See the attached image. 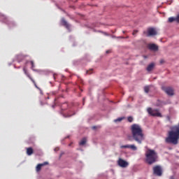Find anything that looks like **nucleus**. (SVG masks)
<instances>
[{
  "mask_svg": "<svg viewBox=\"0 0 179 179\" xmlns=\"http://www.w3.org/2000/svg\"><path fill=\"white\" fill-rule=\"evenodd\" d=\"M31 68H33L34 66V62L31 61Z\"/></svg>",
  "mask_w": 179,
  "mask_h": 179,
  "instance_id": "nucleus-25",
  "label": "nucleus"
},
{
  "mask_svg": "<svg viewBox=\"0 0 179 179\" xmlns=\"http://www.w3.org/2000/svg\"><path fill=\"white\" fill-rule=\"evenodd\" d=\"M55 150H57V148H55Z\"/></svg>",
  "mask_w": 179,
  "mask_h": 179,
  "instance_id": "nucleus-38",
  "label": "nucleus"
},
{
  "mask_svg": "<svg viewBox=\"0 0 179 179\" xmlns=\"http://www.w3.org/2000/svg\"><path fill=\"white\" fill-rule=\"evenodd\" d=\"M72 145V143H71L70 144H69V146H71Z\"/></svg>",
  "mask_w": 179,
  "mask_h": 179,
  "instance_id": "nucleus-35",
  "label": "nucleus"
},
{
  "mask_svg": "<svg viewBox=\"0 0 179 179\" xmlns=\"http://www.w3.org/2000/svg\"><path fill=\"white\" fill-rule=\"evenodd\" d=\"M53 78L55 80V74L53 75Z\"/></svg>",
  "mask_w": 179,
  "mask_h": 179,
  "instance_id": "nucleus-32",
  "label": "nucleus"
},
{
  "mask_svg": "<svg viewBox=\"0 0 179 179\" xmlns=\"http://www.w3.org/2000/svg\"><path fill=\"white\" fill-rule=\"evenodd\" d=\"M165 93L166 94H167V96H174L175 93H174V90H165Z\"/></svg>",
  "mask_w": 179,
  "mask_h": 179,
  "instance_id": "nucleus-15",
  "label": "nucleus"
},
{
  "mask_svg": "<svg viewBox=\"0 0 179 179\" xmlns=\"http://www.w3.org/2000/svg\"><path fill=\"white\" fill-rule=\"evenodd\" d=\"M162 90H173V87H162Z\"/></svg>",
  "mask_w": 179,
  "mask_h": 179,
  "instance_id": "nucleus-18",
  "label": "nucleus"
},
{
  "mask_svg": "<svg viewBox=\"0 0 179 179\" xmlns=\"http://www.w3.org/2000/svg\"><path fill=\"white\" fill-rule=\"evenodd\" d=\"M161 62V64H163V60H161V62Z\"/></svg>",
  "mask_w": 179,
  "mask_h": 179,
  "instance_id": "nucleus-34",
  "label": "nucleus"
},
{
  "mask_svg": "<svg viewBox=\"0 0 179 179\" xmlns=\"http://www.w3.org/2000/svg\"><path fill=\"white\" fill-rule=\"evenodd\" d=\"M143 58H144L145 59H146V58H148V56L143 55Z\"/></svg>",
  "mask_w": 179,
  "mask_h": 179,
  "instance_id": "nucleus-28",
  "label": "nucleus"
},
{
  "mask_svg": "<svg viewBox=\"0 0 179 179\" xmlns=\"http://www.w3.org/2000/svg\"><path fill=\"white\" fill-rule=\"evenodd\" d=\"M23 59H24V56H23V55H17V61L18 62H22V61H23Z\"/></svg>",
  "mask_w": 179,
  "mask_h": 179,
  "instance_id": "nucleus-14",
  "label": "nucleus"
},
{
  "mask_svg": "<svg viewBox=\"0 0 179 179\" xmlns=\"http://www.w3.org/2000/svg\"><path fill=\"white\" fill-rule=\"evenodd\" d=\"M92 129H96V126H94V127H92Z\"/></svg>",
  "mask_w": 179,
  "mask_h": 179,
  "instance_id": "nucleus-30",
  "label": "nucleus"
},
{
  "mask_svg": "<svg viewBox=\"0 0 179 179\" xmlns=\"http://www.w3.org/2000/svg\"><path fill=\"white\" fill-rule=\"evenodd\" d=\"M149 92H150L149 90H145V93H149Z\"/></svg>",
  "mask_w": 179,
  "mask_h": 179,
  "instance_id": "nucleus-29",
  "label": "nucleus"
},
{
  "mask_svg": "<svg viewBox=\"0 0 179 179\" xmlns=\"http://www.w3.org/2000/svg\"><path fill=\"white\" fill-rule=\"evenodd\" d=\"M87 73L90 74V73H89V71H87Z\"/></svg>",
  "mask_w": 179,
  "mask_h": 179,
  "instance_id": "nucleus-33",
  "label": "nucleus"
},
{
  "mask_svg": "<svg viewBox=\"0 0 179 179\" xmlns=\"http://www.w3.org/2000/svg\"><path fill=\"white\" fill-rule=\"evenodd\" d=\"M117 164L118 166H120V167H122L123 169H125V167H128L129 164H128L127 161L120 158L117 162Z\"/></svg>",
  "mask_w": 179,
  "mask_h": 179,
  "instance_id": "nucleus-6",
  "label": "nucleus"
},
{
  "mask_svg": "<svg viewBox=\"0 0 179 179\" xmlns=\"http://www.w3.org/2000/svg\"><path fill=\"white\" fill-rule=\"evenodd\" d=\"M136 33H138V31H137V30H134V31H133V35L136 34Z\"/></svg>",
  "mask_w": 179,
  "mask_h": 179,
  "instance_id": "nucleus-26",
  "label": "nucleus"
},
{
  "mask_svg": "<svg viewBox=\"0 0 179 179\" xmlns=\"http://www.w3.org/2000/svg\"><path fill=\"white\" fill-rule=\"evenodd\" d=\"M130 131L132 139L139 145L142 144V142L145 141V134H143L142 127L138 124H134L131 126Z\"/></svg>",
  "mask_w": 179,
  "mask_h": 179,
  "instance_id": "nucleus-1",
  "label": "nucleus"
},
{
  "mask_svg": "<svg viewBox=\"0 0 179 179\" xmlns=\"http://www.w3.org/2000/svg\"><path fill=\"white\" fill-rule=\"evenodd\" d=\"M148 48L151 51H159V46L155 43H150L148 45Z\"/></svg>",
  "mask_w": 179,
  "mask_h": 179,
  "instance_id": "nucleus-7",
  "label": "nucleus"
},
{
  "mask_svg": "<svg viewBox=\"0 0 179 179\" xmlns=\"http://www.w3.org/2000/svg\"><path fill=\"white\" fill-rule=\"evenodd\" d=\"M179 139V127L175 126L172 128L171 131L169 132V136L166 138V143H173L177 145Z\"/></svg>",
  "mask_w": 179,
  "mask_h": 179,
  "instance_id": "nucleus-2",
  "label": "nucleus"
},
{
  "mask_svg": "<svg viewBox=\"0 0 179 179\" xmlns=\"http://www.w3.org/2000/svg\"><path fill=\"white\" fill-rule=\"evenodd\" d=\"M65 117H72V115H67L64 116Z\"/></svg>",
  "mask_w": 179,
  "mask_h": 179,
  "instance_id": "nucleus-27",
  "label": "nucleus"
},
{
  "mask_svg": "<svg viewBox=\"0 0 179 179\" xmlns=\"http://www.w3.org/2000/svg\"><path fill=\"white\" fill-rule=\"evenodd\" d=\"M176 22H178V23H179V14L176 17Z\"/></svg>",
  "mask_w": 179,
  "mask_h": 179,
  "instance_id": "nucleus-24",
  "label": "nucleus"
},
{
  "mask_svg": "<svg viewBox=\"0 0 179 179\" xmlns=\"http://www.w3.org/2000/svg\"><path fill=\"white\" fill-rule=\"evenodd\" d=\"M147 111L150 115H152V117H159V118L163 117L162 113L159 112V110L157 109H152V108H148Z\"/></svg>",
  "mask_w": 179,
  "mask_h": 179,
  "instance_id": "nucleus-4",
  "label": "nucleus"
},
{
  "mask_svg": "<svg viewBox=\"0 0 179 179\" xmlns=\"http://www.w3.org/2000/svg\"><path fill=\"white\" fill-rule=\"evenodd\" d=\"M123 120H124V117H119V118L115 120V122H121V121Z\"/></svg>",
  "mask_w": 179,
  "mask_h": 179,
  "instance_id": "nucleus-20",
  "label": "nucleus"
},
{
  "mask_svg": "<svg viewBox=\"0 0 179 179\" xmlns=\"http://www.w3.org/2000/svg\"><path fill=\"white\" fill-rule=\"evenodd\" d=\"M34 150L31 147L27 148V155L28 156H31V155L34 153Z\"/></svg>",
  "mask_w": 179,
  "mask_h": 179,
  "instance_id": "nucleus-12",
  "label": "nucleus"
},
{
  "mask_svg": "<svg viewBox=\"0 0 179 179\" xmlns=\"http://www.w3.org/2000/svg\"><path fill=\"white\" fill-rule=\"evenodd\" d=\"M153 174L155 176H157L158 177H162L163 176V169L162 166L157 165L153 167Z\"/></svg>",
  "mask_w": 179,
  "mask_h": 179,
  "instance_id": "nucleus-5",
  "label": "nucleus"
},
{
  "mask_svg": "<svg viewBox=\"0 0 179 179\" xmlns=\"http://www.w3.org/2000/svg\"><path fill=\"white\" fill-rule=\"evenodd\" d=\"M110 52V50L106 51V54H108Z\"/></svg>",
  "mask_w": 179,
  "mask_h": 179,
  "instance_id": "nucleus-31",
  "label": "nucleus"
},
{
  "mask_svg": "<svg viewBox=\"0 0 179 179\" xmlns=\"http://www.w3.org/2000/svg\"><path fill=\"white\" fill-rule=\"evenodd\" d=\"M152 89V85H147L144 87V90H150Z\"/></svg>",
  "mask_w": 179,
  "mask_h": 179,
  "instance_id": "nucleus-21",
  "label": "nucleus"
},
{
  "mask_svg": "<svg viewBox=\"0 0 179 179\" xmlns=\"http://www.w3.org/2000/svg\"><path fill=\"white\" fill-rule=\"evenodd\" d=\"M41 94H43V91H41Z\"/></svg>",
  "mask_w": 179,
  "mask_h": 179,
  "instance_id": "nucleus-36",
  "label": "nucleus"
},
{
  "mask_svg": "<svg viewBox=\"0 0 179 179\" xmlns=\"http://www.w3.org/2000/svg\"><path fill=\"white\" fill-rule=\"evenodd\" d=\"M121 149H129V145L120 146Z\"/></svg>",
  "mask_w": 179,
  "mask_h": 179,
  "instance_id": "nucleus-22",
  "label": "nucleus"
},
{
  "mask_svg": "<svg viewBox=\"0 0 179 179\" xmlns=\"http://www.w3.org/2000/svg\"><path fill=\"white\" fill-rule=\"evenodd\" d=\"M47 164H48V162H43V164H38L36 167V171L37 172L41 171V168L44 166H47Z\"/></svg>",
  "mask_w": 179,
  "mask_h": 179,
  "instance_id": "nucleus-11",
  "label": "nucleus"
},
{
  "mask_svg": "<svg viewBox=\"0 0 179 179\" xmlns=\"http://www.w3.org/2000/svg\"><path fill=\"white\" fill-rule=\"evenodd\" d=\"M90 71H93V69H91V70H90Z\"/></svg>",
  "mask_w": 179,
  "mask_h": 179,
  "instance_id": "nucleus-37",
  "label": "nucleus"
},
{
  "mask_svg": "<svg viewBox=\"0 0 179 179\" xmlns=\"http://www.w3.org/2000/svg\"><path fill=\"white\" fill-rule=\"evenodd\" d=\"M129 149H131V150H137L138 148L136 146H135V145H129Z\"/></svg>",
  "mask_w": 179,
  "mask_h": 179,
  "instance_id": "nucleus-17",
  "label": "nucleus"
},
{
  "mask_svg": "<svg viewBox=\"0 0 179 179\" xmlns=\"http://www.w3.org/2000/svg\"><path fill=\"white\" fill-rule=\"evenodd\" d=\"M61 23H62V26H64V27H66V29H67V30H70L71 24H69L68 23V22H66V20H65V18L62 19Z\"/></svg>",
  "mask_w": 179,
  "mask_h": 179,
  "instance_id": "nucleus-10",
  "label": "nucleus"
},
{
  "mask_svg": "<svg viewBox=\"0 0 179 179\" xmlns=\"http://www.w3.org/2000/svg\"><path fill=\"white\" fill-rule=\"evenodd\" d=\"M127 120L129 122H132V121H134V118L131 116L129 117Z\"/></svg>",
  "mask_w": 179,
  "mask_h": 179,
  "instance_id": "nucleus-23",
  "label": "nucleus"
},
{
  "mask_svg": "<svg viewBox=\"0 0 179 179\" xmlns=\"http://www.w3.org/2000/svg\"><path fill=\"white\" fill-rule=\"evenodd\" d=\"M23 71L25 73V75H27V78H29V79H30V80H31V82L34 83V85L36 86V89H38V87H37V85L36 84V81H34V79H33V78L31 77V76H30L29 74V73H27V71L26 70V68L23 69Z\"/></svg>",
  "mask_w": 179,
  "mask_h": 179,
  "instance_id": "nucleus-9",
  "label": "nucleus"
},
{
  "mask_svg": "<svg viewBox=\"0 0 179 179\" xmlns=\"http://www.w3.org/2000/svg\"><path fill=\"white\" fill-rule=\"evenodd\" d=\"M159 160V155L154 150L148 149L145 152V162L148 164H155Z\"/></svg>",
  "mask_w": 179,
  "mask_h": 179,
  "instance_id": "nucleus-3",
  "label": "nucleus"
},
{
  "mask_svg": "<svg viewBox=\"0 0 179 179\" xmlns=\"http://www.w3.org/2000/svg\"><path fill=\"white\" fill-rule=\"evenodd\" d=\"M155 68V64L154 63H151L150 64L148 67H147V71L148 72H151V71Z\"/></svg>",
  "mask_w": 179,
  "mask_h": 179,
  "instance_id": "nucleus-13",
  "label": "nucleus"
},
{
  "mask_svg": "<svg viewBox=\"0 0 179 179\" xmlns=\"http://www.w3.org/2000/svg\"><path fill=\"white\" fill-rule=\"evenodd\" d=\"M87 142V139L86 138H83L79 143L80 146H83L84 145H86V143Z\"/></svg>",
  "mask_w": 179,
  "mask_h": 179,
  "instance_id": "nucleus-16",
  "label": "nucleus"
},
{
  "mask_svg": "<svg viewBox=\"0 0 179 179\" xmlns=\"http://www.w3.org/2000/svg\"><path fill=\"white\" fill-rule=\"evenodd\" d=\"M157 34V31H156V29L155 28H148V36L150 37L152 36H156Z\"/></svg>",
  "mask_w": 179,
  "mask_h": 179,
  "instance_id": "nucleus-8",
  "label": "nucleus"
},
{
  "mask_svg": "<svg viewBox=\"0 0 179 179\" xmlns=\"http://www.w3.org/2000/svg\"><path fill=\"white\" fill-rule=\"evenodd\" d=\"M168 21L169 23H173V22H176V17H171L169 18Z\"/></svg>",
  "mask_w": 179,
  "mask_h": 179,
  "instance_id": "nucleus-19",
  "label": "nucleus"
}]
</instances>
